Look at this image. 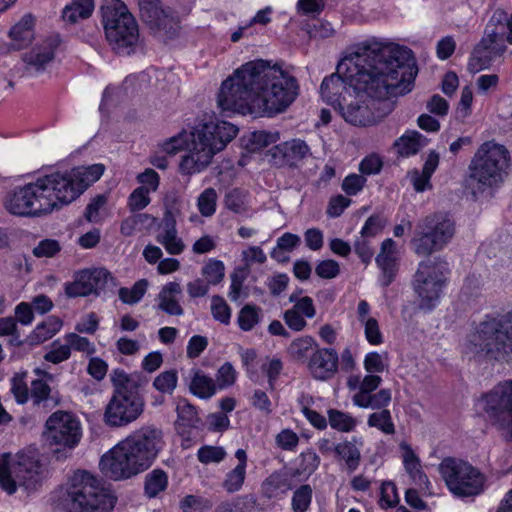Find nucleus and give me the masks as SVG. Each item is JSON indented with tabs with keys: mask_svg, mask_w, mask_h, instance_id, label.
<instances>
[{
	"mask_svg": "<svg viewBox=\"0 0 512 512\" xmlns=\"http://www.w3.org/2000/svg\"><path fill=\"white\" fill-rule=\"evenodd\" d=\"M62 324L56 316L47 317L26 337L27 345L36 346L46 342L60 331Z\"/></svg>",
	"mask_w": 512,
	"mask_h": 512,
	"instance_id": "30",
	"label": "nucleus"
},
{
	"mask_svg": "<svg viewBox=\"0 0 512 512\" xmlns=\"http://www.w3.org/2000/svg\"><path fill=\"white\" fill-rule=\"evenodd\" d=\"M237 133L238 128L226 121L197 125L190 133L188 152L181 157L180 174L191 176L205 170Z\"/></svg>",
	"mask_w": 512,
	"mask_h": 512,
	"instance_id": "6",
	"label": "nucleus"
},
{
	"mask_svg": "<svg viewBox=\"0 0 512 512\" xmlns=\"http://www.w3.org/2000/svg\"><path fill=\"white\" fill-rule=\"evenodd\" d=\"M61 251V245L59 241L55 239H44L41 240L37 246L33 248V255L37 258H51L54 257Z\"/></svg>",
	"mask_w": 512,
	"mask_h": 512,
	"instance_id": "59",
	"label": "nucleus"
},
{
	"mask_svg": "<svg viewBox=\"0 0 512 512\" xmlns=\"http://www.w3.org/2000/svg\"><path fill=\"white\" fill-rule=\"evenodd\" d=\"M189 389L193 395L201 399H209L216 394L218 387L212 377L196 369L192 371Z\"/></svg>",
	"mask_w": 512,
	"mask_h": 512,
	"instance_id": "33",
	"label": "nucleus"
},
{
	"mask_svg": "<svg viewBox=\"0 0 512 512\" xmlns=\"http://www.w3.org/2000/svg\"><path fill=\"white\" fill-rule=\"evenodd\" d=\"M482 400L491 423L506 440L512 441V380L498 383Z\"/></svg>",
	"mask_w": 512,
	"mask_h": 512,
	"instance_id": "15",
	"label": "nucleus"
},
{
	"mask_svg": "<svg viewBox=\"0 0 512 512\" xmlns=\"http://www.w3.org/2000/svg\"><path fill=\"white\" fill-rule=\"evenodd\" d=\"M507 44L512 45V13L497 9L488 20L481 40L473 49L468 69L475 73L489 68L497 57L504 55Z\"/></svg>",
	"mask_w": 512,
	"mask_h": 512,
	"instance_id": "8",
	"label": "nucleus"
},
{
	"mask_svg": "<svg viewBox=\"0 0 512 512\" xmlns=\"http://www.w3.org/2000/svg\"><path fill=\"white\" fill-rule=\"evenodd\" d=\"M94 10V0H72L62 12L64 21L71 24L84 20L92 15Z\"/></svg>",
	"mask_w": 512,
	"mask_h": 512,
	"instance_id": "34",
	"label": "nucleus"
},
{
	"mask_svg": "<svg viewBox=\"0 0 512 512\" xmlns=\"http://www.w3.org/2000/svg\"><path fill=\"white\" fill-rule=\"evenodd\" d=\"M312 496L313 490L309 484L299 486L294 491L291 499L293 512H307L311 506Z\"/></svg>",
	"mask_w": 512,
	"mask_h": 512,
	"instance_id": "41",
	"label": "nucleus"
},
{
	"mask_svg": "<svg viewBox=\"0 0 512 512\" xmlns=\"http://www.w3.org/2000/svg\"><path fill=\"white\" fill-rule=\"evenodd\" d=\"M168 485L166 473L160 469H155L145 477V493L149 498L156 497L164 491Z\"/></svg>",
	"mask_w": 512,
	"mask_h": 512,
	"instance_id": "39",
	"label": "nucleus"
},
{
	"mask_svg": "<svg viewBox=\"0 0 512 512\" xmlns=\"http://www.w3.org/2000/svg\"><path fill=\"white\" fill-rule=\"evenodd\" d=\"M275 442L282 450L295 451L299 444V436L291 429H283L276 435Z\"/></svg>",
	"mask_w": 512,
	"mask_h": 512,
	"instance_id": "60",
	"label": "nucleus"
},
{
	"mask_svg": "<svg viewBox=\"0 0 512 512\" xmlns=\"http://www.w3.org/2000/svg\"><path fill=\"white\" fill-rule=\"evenodd\" d=\"M46 438L51 444L72 448L80 440L79 421L70 413L57 411L46 421Z\"/></svg>",
	"mask_w": 512,
	"mask_h": 512,
	"instance_id": "18",
	"label": "nucleus"
},
{
	"mask_svg": "<svg viewBox=\"0 0 512 512\" xmlns=\"http://www.w3.org/2000/svg\"><path fill=\"white\" fill-rule=\"evenodd\" d=\"M39 464L24 454L0 455V488L8 495L16 493L18 486L34 489L39 480Z\"/></svg>",
	"mask_w": 512,
	"mask_h": 512,
	"instance_id": "14",
	"label": "nucleus"
},
{
	"mask_svg": "<svg viewBox=\"0 0 512 512\" xmlns=\"http://www.w3.org/2000/svg\"><path fill=\"white\" fill-rule=\"evenodd\" d=\"M110 273L104 268L85 269L78 272L73 282L66 284L65 293L69 297H82L96 293L106 283Z\"/></svg>",
	"mask_w": 512,
	"mask_h": 512,
	"instance_id": "20",
	"label": "nucleus"
},
{
	"mask_svg": "<svg viewBox=\"0 0 512 512\" xmlns=\"http://www.w3.org/2000/svg\"><path fill=\"white\" fill-rule=\"evenodd\" d=\"M449 274L448 263L444 260L428 259L419 263L412 284L420 309L430 311L436 307Z\"/></svg>",
	"mask_w": 512,
	"mask_h": 512,
	"instance_id": "12",
	"label": "nucleus"
},
{
	"mask_svg": "<svg viewBox=\"0 0 512 512\" xmlns=\"http://www.w3.org/2000/svg\"><path fill=\"white\" fill-rule=\"evenodd\" d=\"M454 233L455 224L447 214H430L417 224L411 244L417 255L429 256L442 250L451 241Z\"/></svg>",
	"mask_w": 512,
	"mask_h": 512,
	"instance_id": "13",
	"label": "nucleus"
},
{
	"mask_svg": "<svg viewBox=\"0 0 512 512\" xmlns=\"http://www.w3.org/2000/svg\"><path fill=\"white\" fill-rule=\"evenodd\" d=\"M314 346H316V342L313 337L302 336L289 344L287 352L292 359L305 362Z\"/></svg>",
	"mask_w": 512,
	"mask_h": 512,
	"instance_id": "38",
	"label": "nucleus"
},
{
	"mask_svg": "<svg viewBox=\"0 0 512 512\" xmlns=\"http://www.w3.org/2000/svg\"><path fill=\"white\" fill-rule=\"evenodd\" d=\"M300 244V237L292 233H284L277 240V248L271 253L272 258L282 261L284 258L281 257V251L291 252Z\"/></svg>",
	"mask_w": 512,
	"mask_h": 512,
	"instance_id": "52",
	"label": "nucleus"
},
{
	"mask_svg": "<svg viewBox=\"0 0 512 512\" xmlns=\"http://www.w3.org/2000/svg\"><path fill=\"white\" fill-rule=\"evenodd\" d=\"M66 345L71 353V350L82 352L87 356L93 355L96 352V347L93 342L88 338L80 336L78 333H67L64 336Z\"/></svg>",
	"mask_w": 512,
	"mask_h": 512,
	"instance_id": "46",
	"label": "nucleus"
},
{
	"mask_svg": "<svg viewBox=\"0 0 512 512\" xmlns=\"http://www.w3.org/2000/svg\"><path fill=\"white\" fill-rule=\"evenodd\" d=\"M237 372L230 362H225L216 373L215 383L218 390L226 389L236 382Z\"/></svg>",
	"mask_w": 512,
	"mask_h": 512,
	"instance_id": "53",
	"label": "nucleus"
},
{
	"mask_svg": "<svg viewBox=\"0 0 512 512\" xmlns=\"http://www.w3.org/2000/svg\"><path fill=\"white\" fill-rule=\"evenodd\" d=\"M52 389L43 379H35L30 385V399L34 406L45 405L51 399Z\"/></svg>",
	"mask_w": 512,
	"mask_h": 512,
	"instance_id": "44",
	"label": "nucleus"
},
{
	"mask_svg": "<svg viewBox=\"0 0 512 512\" xmlns=\"http://www.w3.org/2000/svg\"><path fill=\"white\" fill-rule=\"evenodd\" d=\"M338 360V354L334 349H317L309 358L308 368L315 379L328 380L337 372Z\"/></svg>",
	"mask_w": 512,
	"mask_h": 512,
	"instance_id": "21",
	"label": "nucleus"
},
{
	"mask_svg": "<svg viewBox=\"0 0 512 512\" xmlns=\"http://www.w3.org/2000/svg\"><path fill=\"white\" fill-rule=\"evenodd\" d=\"M262 318V309L255 304L244 305L237 315V324L239 328L248 332L258 325Z\"/></svg>",
	"mask_w": 512,
	"mask_h": 512,
	"instance_id": "36",
	"label": "nucleus"
},
{
	"mask_svg": "<svg viewBox=\"0 0 512 512\" xmlns=\"http://www.w3.org/2000/svg\"><path fill=\"white\" fill-rule=\"evenodd\" d=\"M367 424L369 427L377 428L387 435L395 433V425L392 420L391 412L388 409L370 414L367 419Z\"/></svg>",
	"mask_w": 512,
	"mask_h": 512,
	"instance_id": "42",
	"label": "nucleus"
},
{
	"mask_svg": "<svg viewBox=\"0 0 512 512\" xmlns=\"http://www.w3.org/2000/svg\"><path fill=\"white\" fill-rule=\"evenodd\" d=\"M211 314L221 324H230L232 310L223 297L214 295L211 298Z\"/></svg>",
	"mask_w": 512,
	"mask_h": 512,
	"instance_id": "48",
	"label": "nucleus"
},
{
	"mask_svg": "<svg viewBox=\"0 0 512 512\" xmlns=\"http://www.w3.org/2000/svg\"><path fill=\"white\" fill-rule=\"evenodd\" d=\"M217 193L214 188H206L198 197L197 206L204 217L212 216L216 211Z\"/></svg>",
	"mask_w": 512,
	"mask_h": 512,
	"instance_id": "50",
	"label": "nucleus"
},
{
	"mask_svg": "<svg viewBox=\"0 0 512 512\" xmlns=\"http://www.w3.org/2000/svg\"><path fill=\"white\" fill-rule=\"evenodd\" d=\"M438 472L455 498H475L485 491L486 475L467 460L445 457L439 463Z\"/></svg>",
	"mask_w": 512,
	"mask_h": 512,
	"instance_id": "11",
	"label": "nucleus"
},
{
	"mask_svg": "<svg viewBox=\"0 0 512 512\" xmlns=\"http://www.w3.org/2000/svg\"><path fill=\"white\" fill-rule=\"evenodd\" d=\"M298 92L294 76L278 65L258 59L243 64L222 82L217 104L222 111L274 116L284 112Z\"/></svg>",
	"mask_w": 512,
	"mask_h": 512,
	"instance_id": "2",
	"label": "nucleus"
},
{
	"mask_svg": "<svg viewBox=\"0 0 512 512\" xmlns=\"http://www.w3.org/2000/svg\"><path fill=\"white\" fill-rule=\"evenodd\" d=\"M392 394L390 389H380L376 393H369L366 396L362 395L360 398L353 402V404L360 408H370L373 410H383L390 404Z\"/></svg>",
	"mask_w": 512,
	"mask_h": 512,
	"instance_id": "35",
	"label": "nucleus"
},
{
	"mask_svg": "<svg viewBox=\"0 0 512 512\" xmlns=\"http://www.w3.org/2000/svg\"><path fill=\"white\" fill-rule=\"evenodd\" d=\"M60 45L58 36H49L40 44L36 45L30 52L23 55L28 70L41 72L45 70L55 56V51Z\"/></svg>",
	"mask_w": 512,
	"mask_h": 512,
	"instance_id": "23",
	"label": "nucleus"
},
{
	"mask_svg": "<svg viewBox=\"0 0 512 512\" xmlns=\"http://www.w3.org/2000/svg\"><path fill=\"white\" fill-rule=\"evenodd\" d=\"M294 475L287 471H275L261 484V493L267 499L279 498L293 488Z\"/></svg>",
	"mask_w": 512,
	"mask_h": 512,
	"instance_id": "26",
	"label": "nucleus"
},
{
	"mask_svg": "<svg viewBox=\"0 0 512 512\" xmlns=\"http://www.w3.org/2000/svg\"><path fill=\"white\" fill-rule=\"evenodd\" d=\"M148 287L146 279L138 280L131 288L122 287L118 291L119 299L129 305L138 303L145 295Z\"/></svg>",
	"mask_w": 512,
	"mask_h": 512,
	"instance_id": "40",
	"label": "nucleus"
},
{
	"mask_svg": "<svg viewBox=\"0 0 512 512\" xmlns=\"http://www.w3.org/2000/svg\"><path fill=\"white\" fill-rule=\"evenodd\" d=\"M400 448L403 451L404 468L412 482L421 490H428L431 483L422 469L420 459L409 445L401 443Z\"/></svg>",
	"mask_w": 512,
	"mask_h": 512,
	"instance_id": "28",
	"label": "nucleus"
},
{
	"mask_svg": "<svg viewBox=\"0 0 512 512\" xmlns=\"http://www.w3.org/2000/svg\"><path fill=\"white\" fill-rule=\"evenodd\" d=\"M69 512H112L117 497L98 477L76 472L67 489Z\"/></svg>",
	"mask_w": 512,
	"mask_h": 512,
	"instance_id": "9",
	"label": "nucleus"
},
{
	"mask_svg": "<svg viewBox=\"0 0 512 512\" xmlns=\"http://www.w3.org/2000/svg\"><path fill=\"white\" fill-rule=\"evenodd\" d=\"M289 300L294 303L291 308L297 313L305 316L306 318H313L315 316L316 308L311 297L303 296L298 298L293 294L290 296Z\"/></svg>",
	"mask_w": 512,
	"mask_h": 512,
	"instance_id": "57",
	"label": "nucleus"
},
{
	"mask_svg": "<svg viewBox=\"0 0 512 512\" xmlns=\"http://www.w3.org/2000/svg\"><path fill=\"white\" fill-rule=\"evenodd\" d=\"M182 294V287L178 282H169L165 284L157 296L158 308L173 316H181L184 313L179 303V297Z\"/></svg>",
	"mask_w": 512,
	"mask_h": 512,
	"instance_id": "27",
	"label": "nucleus"
},
{
	"mask_svg": "<svg viewBox=\"0 0 512 512\" xmlns=\"http://www.w3.org/2000/svg\"><path fill=\"white\" fill-rule=\"evenodd\" d=\"M201 274L209 285H217L225 276L224 263L217 259H209L202 267Z\"/></svg>",
	"mask_w": 512,
	"mask_h": 512,
	"instance_id": "43",
	"label": "nucleus"
},
{
	"mask_svg": "<svg viewBox=\"0 0 512 512\" xmlns=\"http://www.w3.org/2000/svg\"><path fill=\"white\" fill-rule=\"evenodd\" d=\"M156 241L161 244L170 255H180L186 245L178 235L176 219L170 210H166L156 235Z\"/></svg>",
	"mask_w": 512,
	"mask_h": 512,
	"instance_id": "22",
	"label": "nucleus"
},
{
	"mask_svg": "<svg viewBox=\"0 0 512 512\" xmlns=\"http://www.w3.org/2000/svg\"><path fill=\"white\" fill-rule=\"evenodd\" d=\"M375 261L376 263H398L397 246L393 239L388 238L382 242Z\"/></svg>",
	"mask_w": 512,
	"mask_h": 512,
	"instance_id": "62",
	"label": "nucleus"
},
{
	"mask_svg": "<svg viewBox=\"0 0 512 512\" xmlns=\"http://www.w3.org/2000/svg\"><path fill=\"white\" fill-rule=\"evenodd\" d=\"M141 19L159 37L171 39L179 31V20L170 9H164L160 0H140Z\"/></svg>",
	"mask_w": 512,
	"mask_h": 512,
	"instance_id": "17",
	"label": "nucleus"
},
{
	"mask_svg": "<svg viewBox=\"0 0 512 512\" xmlns=\"http://www.w3.org/2000/svg\"><path fill=\"white\" fill-rule=\"evenodd\" d=\"M107 197L97 195L86 206L84 217L90 223H99L104 219Z\"/></svg>",
	"mask_w": 512,
	"mask_h": 512,
	"instance_id": "45",
	"label": "nucleus"
},
{
	"mask_svg": "<svg viewBox=\"0 0 512 512\" xmlns=\"http://www.w3.org/2000/svg\"><path fill=\"white\" fill-rule=\"evenodd\" d=\"M361 324L364 327L365 339L369 344L378 346L384 342L383 334L376 318L367 319V321Z\"/></svg>",
	"mask_w": 512,
	"mask_h": 512,
	"instance_id": "61",
	"label": "nucleus"
},
{
	"mask_svg": "<svg viewBox=\"0 0 512 512\" xmlns=\"http://www.w3.org/2000/svg\"><path fill=\"white\" fill-rule=\"evenodd\" d=\"M428 144V139L415 130L406 131L394 142L397 153L402 157L417 154Z\"/></svg>",
	"mask_w": 512,
	"mask_h": 512,
	"instance_id": "31",
	"label": "nucleus"
},
{
	"mask_svg": "<svg viewBox=\"0 0 512 512\" xmlns=\"http://www.w3.org/2000/svg\"><path fill=\"white\" fill-rule=\"evenodd\" d=\"M144 400L136 393H113L105 412L104 422L111 427H122L135 421L143 412Z\"/></svg>",
	"mask_w": 512,
	"mask_h": 512,
	"instance_id": "16",
	"label": "nucleus"
},
{
	"mask_svg": "<svg viewBox=\"0 0 512 512\" xmlns=\"http://www.w3.org/2000/svg\"><path fill=\"white\" fill-rule=\"evenodd\" d=\"M328 422L332 429L348 433L356 428L357 420L349 413L337 409L327 411Z\"/></svg>",
	"mask_w": 512,
	"mask_h": 512,
	"instance_id": "37",
	"label": "nucleus"
},
{
	"mask_svg": "<svg viewBox=\"0 0 512 512\" xmlns=\"http://www.w3.org/2000/svg\"><path fill=\"white\" fill-rule=\"evenodd\" d=\"M315 273L322 279H333L340 274V265L332 259L322 260L316 265Z\"/></svg>",
	"mask_w": 512,
	"mask_h": 512,
	"instance_id": "64",
	"label": "nucleus"
},
{
	"mask_svg": "<svg viewBox=\"0 0 512 512\" xmlns=\"http://www.w3.org/2000/svg\"><path fill=\"white\" fill-rule=\"evenodd\" d=\"M235 457L238 460V464L226 474L225 479L222 482V487L228 493L238 492L242 488L246 478V467L248 461L246 451L244 449H238L235 452Z\"/></svg>",
	"mask_w": 512,
	"mask_h": 512,
	"instance_id": "29",
	"label": "nucleus"
},
{
	"mask_svg": "<svg viewBox=\"0 0 512 512\" xmlns=\"http://www.w3.org/2000/svg\"><path fill=\"white\" fill-rule=\"evenodd\" d=\"M150 192L146 186L136 188L129 196L128 205L131 211H140L150 203Z\"/></svg>",
	"mask_w": 512,
	"mask_h": 512,
	"instance_id": "58",
	"label": "nucleus"
},
{
	"mask_svg": "<svg viewBox=\"0 0 512 512\" xmlns=\"http://www.w3.org/2000/svg\"><path fill=\"white\" fill-rule=\"evenodd\" d=\"M111 382L114 387L113 393H136L138 392L129 375L123 369H114L111 373Z\"/></svg>",
	"mask_w": 512,
	"mask_h": 512,
	"instance_id": "49",
	"label": "nucleus"
},
{
	"mask_svg": "<svg viewBox=\"0 0 512 512\" xmlns=\"http://www.w3.org/2000/svg\"><path fill=\"white\" fill-rule=\"evenodd\" d=\"M163 445L162 431L144 426L105 453L99 466L102 474L114 481L130 479L147 470Z\"/></svg>",
	"mask_w": 512,
	"mask_h": 512,
	"instance_id": "4",
	"label": "nucleus"
},
{
	"mask_svg": "<svg viewBox=\"0 0 512 512\" xmlns=\"http://www.w3.org/2000/svg\"><path fill=\"white\" fill-rule=\"evenodd\" d=\"M363 364L368 373H381L388 367L387 353L382 355L378 352H370L365 356Z\"/></svg>",
	"mask_w": 512,
	"mask_h": 512,
	"instance_id": "55",
	"label": "nucleus"
},
{
	"mask_svg": "<svg viewBox=\"0 0 512 512\" xmlns=\"http://www.w3.org/2000/svg\"><path fill=\"white\" fill-rule=\"evenodd\" d=\"M276 148L289 167L298 168L303 164L304 160L312 156L308 144L299 138L285 141L277 145Z\"/></svg>",
	"mask_w": 512,
	"mask_h": 512,
	"instance_id": "25",
	"label": "nucleus"
},
{
	"mask_svg": "<svg viewBox=\"0 0 512 512\" xmlns=\"http://www.w3.org/2000/svg\"><path fill=\"white\" fill-rule=\"evenodd\" d=\"M366 184V178L360 174H349L342 182V190L349 196L358 194Z\"/></svg>",
	"mask_w": 512,
	"mask_h": 512,
	"instance_id": "63",
	"label": "nucleus"
},
{
	"mask_svg": "<svg viewBox=\"0 0 512 512\" xmlns=\"http://www.w3.org/2000/svg\"><path fill=\"white\" fill-rule=\"evenodd\" d=\"M224 203L230 211L243 213L247 210L246 193L240 189H233L226 194Z\"/></svg>",
	"mask_w": 512,
	"mask_h": 512,
	"instance_id": "54",
	"label": "nucleus"
},
{
	"mask_svg": "<svg viewBox=\"0 0 512 512\" xmlns=\"http://www.w3.org/2000/svg\"><path fill=\"white\" fill-rule=\"evenodd\" d=\"M463 354L474 360H507L512 356V311L487 315L467 335Z\"/></svg>",
	"mask_w": 512,
	"mask_h": 512,
	"instance_id": "5",
	"label": "nucleus"
},
{
	"mask_svg": "<svg viewBox=\"0 0 512 512\" xmlns=\"http://www.w3.org/2000/svg\"><path fill=\"white\" fill-rule=\"evenodd\" d=\"M105 170L102 164L55 171L7 193L5 209L20 217H40L75 201Z\"/></svg>",
	"mask_w": 512,
	"mask_h": 512,
	"instance_id": "3",
	"label": "nucleus"
},
{
	"mask_svg": "<svg viewBox=\"0 0 512 512\" xmlns=\"http://www.w3.org/2000/svg\"><path fill=\"white\" fill-rule=\"evenodd\" d=\"M226 451L219 446H202L197 452V458L202 464L220 463L226 457Z\"/></svg>",
	"mask_w": 512,
	"mask_h": 512,
	"instance_id": "51",
	"label": "nucleus"
},
{
	"mask_svg": "<svg viewBox=\"0 0 512 512\" xmlns=\"http://www.w3.org/2000/svg\"><path fill=\"white\" fill-rule=\"evenodd\" d=\"M180 509L183 512H203L212 507V503L205 498L195 495H187L180 501Z\"/></svg>",
	"mask_w": 512,
	"mask_h": 512,
	"instance_id": "56",
	"label": "nucleus"
},
{
	"mask_svg": "<svg viewBox=\"0 0 512 512\" xmlns=\"http://www.w3.org/2000/svg\"><path fill=\"white\" fill-rule=\"evenodd\" d=\"M358 444H361V442L355 437L350 441L345 440L336 444L335 457L345 462V466L349 472L355 471L360 465L361 452Z\"/></svg>",
	"mask_w": 512,
	"mask_h": 512,
	"instance_id": "32",
	"label": "nucleus"
},
{
	"mask_svg": "<svg viewBox=\"0 0 512 512\" xmlns=\"http://www.w3.org/2000/svg\"><path fill=\"white\" fill-rule=\"evenodd\" d=\"M37 18L32 13L24 14L9 30L10 49L22 50L27 48L35 39Z\"/></svg>",
	"mask_w": 512,
	"mask_h": 512,
	"instance_id": "24",
	"label": "nucleus"
},
{
	"mask_svg": "<svg viewBox=\"0 0 512 512\" xmlns=\"http://www.w3.org/2000/svg\"><path fill=\"white\" fill-rule=\"evenodd\" d=\"M339 69L353 91L367 97L339 108L345 121L355 126L374 125L389 115L393 99L409 93L417 75L411 49L374 39L357 44Z\"/></svg>",
	"mask_w": 512,
	"mask_h": 512,
	"instance_id": "1",
	"label": "nucleus"
},
{
	"mask_svg": "<svg viewBox=\"0 0 512 512\" xmlns=\"http://www.w3.org/2000/svg\"><path fill=\"white\" fill-rule=\"evenodd\" d=\"M178 383V374L176 370H167L161 372L155 377L153 387L161 393L172 394Z\"/></svg>",
	"mask_w": 512,
	"mask_h": 512,
	"instance_id": "47",
	"label": "nucleus"
},
{
	"mask_svg": "<svg viewBox=\"0 0 512 512\" xmlns=\"http://www.w3.org/2000/svg\"><path fill=\"white\" fill-rule=\"evenodd\" d=\"M356 47L357 45H354L348 49L346 55L337 65V72L325 77L321 83L320 94L322 99L335 109L342 106V101L345 100V94L349 93L347 86L352 89V85L349 79H347L346 74L340 71L339 68Z\"/></svg>",
	"mask_w": 512,
	"mask_h": 512,
	"instance_id": "19",
	"label": "nucleus"
},
{
	"mask_svg": "<svg viewBox=\"0 0 512 512\" xmlns=\"http://www.w3.org/2000/svg\"><path fill=\"white\" fill-rule=\"evenodd\" d=\"M509 151L494 141L480 145L468 166V184L473 194L498 188L508 168Z\"/></svg>",
	"mask_w": 512,
	"mask_h": 512,
	"instance_id": "7",
	"label": "nucleus"
},
{
	"mask_svg": "<svg viewBox=\"0 0 512 512\" xmlns=\"http://www.w3.org/2000/svg\"><path fill=\"white\" fill-rule=\"evenodd\" d=\"M102 24L109 45L118 54H130L139 41V27L122 0H105Z\"/></svg>",
	"mask_w": 512,
	"mask_h": 512,
	"instance_id": "10",
	"label": "nucleus"
}]
</instances>
